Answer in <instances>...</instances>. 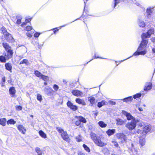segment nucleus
Instances as JSON below:
<instances>
[{
    "label": "nucleus",
    "mask_w": 155,
    "mask_h": 155,
    "mask_svg": "<svg viewBox=\"0 0 155 155\" xmlns=\"http://www.w3.org/2000/svg\"><path fill=\"white\" fill-rule=\"evenodd\" d=\"M94 57L95 58H101V57H98V56H97L96 55V53H95V54H94Z\"/></svg>",
    "instance_id": "nucleus-59"
},
{
    "label": "nucleus",
    "mask_w": 155,
    "mask_h": 155,
    "mask_svg": "<svg viewBox=\"0 0 155 155\" xmlns=\"http://www.w3.org/2000/svg\"><path fill=\"white\" fill-rule=\"evenodd\" d=\"M43 91L48 95H50L52 91V89L49 87H47L43 89Z\"/></svg>",
    "instance_id": "nucleus-13"
},
{
    "label": "nucleus",
    "mask_w": 155,
    "mask_h": 155,
    "mask_svg": "<svg viewBox=\"0 0 155 155\" xmlns=\"http://www.w3.org/2000/svg\"><path fill=\"white\" fill-rule=\"evenodd\" d=\"M9 92L10 94L14 95L15 93V91L14 87H11L9 90Z\"/></svg>",
    "instance_id": "nucleus-30"
},
{
    "label": "nucleus",
    "mask_w": 155,
    "mask_h": 155,
    "mask_svg": "<svg viewBox=\"0 0 155 155\" xmlns=\"http://www.w3.org/2000/svg\"><path fill=\"white\" fill-rule=\"evenodd\" d=\"M133 100V97L132 96L129 97L121 99L124 102L127 103L131 102Z\"/></svg>",
    "instance_id": "nucleus-21"
},
{
    "label": "nucleus",
    "mask_w": 155,
    "mask_h": 155,
    "mask_svg": "<svg viewBox=\"0 0 155 155\" xmlns=\"http://www.w3.org/2000/svg\"><path fill=\"white\" fill-rule=\"evenodd\" d=\"M141 96V94L140 93H137L134 96V98L135 99L136 98H139Z\"/></svg>",
    "instance_id": "nucleus-42"
},
{
    "label": "nucleus",
    "mask_w": 155,
    "mask_h": 155,
    "mask_svg": "<svg viewBox=\"0 0 155 155\" xmlns=\"http://www.w3.org/2000/svg\"><path fill=\"white\" fill-rule=\"evenodd\" d=\"M107 102L104 100H103L101 102H99L97 103V106L99 107H101L103 105H106Z\"/></svg>",
    "instance_id": "nucleus-25"
},
{
    "label": "nucleus",
    "mask_w": 155,
    "mask_h": 155,
    "mask_svg": "<svg viewBox=\"0 0 155 155\" xmlns=\"http://www.w3.org/2000/svg\"><path fill=\"white\" fill-rule=\"evenodd\" d=\"M139 26L142 27H144L145 26V23L143 21H140L138 23Z\"/></svg>",
    "instance_id": "nucleus-35"
},
{
    "label": "nucleus",
    "mask_w": 155,
    "mask_h": 155,
    "mask_svg": "<svg viewBox=\"0 0 155 155\" xmlns=\"http://www.w3.org/2000/svg\"><path fill=\"white\" fill-rule=\"evenodd\" d=\"M77 141L78 142H80L82 140L83 138L80 135H78L76 137Z\"/></svg>",
    "instance_id": "nucleus-36"
},
{
    "label": "nucleus",
    "mask_w": 155,
    "mask_h": 155,
    "mask_svg": "<svg viewBox=\"0 0 155 155\" xmlns=\"http://www.w3.org/2000/svg\"><path fill=\"white\" fill-rule=\"evenodd\" d=\"M112 143L113 144L114 146H115L116 147H117L118 146V144L115 141H112Z\"/></svg>",
    "instance_id": "nucleus-48"
},
{
    "label": "nucleus",
    "mask_w": 155,
    "mask_h": 155,
    "mask_svg": "<svg viewBox=\"0 0 155 155\" xmlns=\"http://www.w3.org/2000/svg\"><path fill=\"white\" fill-rule=\"evenodd\" d=\"M39 134L40 136L42 138H45L47 137L46 134L42 131L40 130L39 131Z\"/></svg>",
    "instance_id": "nucleus-29"
},
{
    "label": "nucleus",
    "mask_w": 155,
    "mask_h": 155,
    "mask_svg": "<svg viewBox=\"0 0 155 155\" xmlns=\"http://www.w3.org/2000/svg\"><path fill=\"white\" fill-rule=\"evenodd\" d=\"M57 129L58 132L61 134L63 140L67 141L69 140L68 135L66 131H64L63 129L60 127H57Z\"/></svg>",
    "instance_id": "nucleus-2"
},
{
    "label": "nucleus",
    "mask_w": 155,
    "mask_h": 155,
    "mask_svg": "<svg viewBox=\"0 0 155 155\" xmlns=\"http://www.w3.org/2000/svg\"><path fill=\"white\" fill-rule=\"evenodd\" d=\"M116 136L117 138L121 140L122 143H123L127 139L126 135L123 133H117L116 134Z\"/></svg>",
    "instance_id": "nucleus-4"
},
{
    "label": "nucleus",
    "mask_w": 155,
    "mask_h": 155,
    "mask_svg": "<svg viewBox=\"0 0 155 155\" xmlns=\"http://www.w3.org/2000/svg\"><path fill=\"white\" fill-rule=\"evenodd\" d=\"M114 6H112V7L114 8L117 4L120 2L121 0H114Z\"/></svg>",
    "instance_id": "nucleus-39"
},
{
    "label": "nucleus",
    "mask_w": 155,
    "mask_h": 155,
    "mask_svg": "<svg viewBox=\"0 0 155 155\" xmlns=\"http://www.w3.org/2000/svg\"><path fill=\"white\" fill-rule=\"evenodd\" d=\"M108 102L109 103L112 105H115L116 104L115 102L111 100L109 101Z\"/></svg>",
    "instance_id": "nucleus-52"
},
{
    "label": "nucleus",
    "mask_w": 155,
    "mask_h": 155,
    "mask_svg": "<svg viewBox=\"0 0 155 155\" xmlns=\"http://www.w3.org/2000/svg\"><path fill=\"white\" fill-rule=\"evenodd\" d=\"M35 151L38 153V155H42V152L39 147H36L35 148Z\"/></svg>",
    "instance_id": "nucleus-34"
},
{
    "label": "nucleus",
    "mask_w": 155,
    "mask_h": 155,
    "mask_svg": "<svg viewBox=\"0 0 155 155\" xmlns=\"http://www.w3.org/2000/svg\"><path fill=\"white\" fill-rule=\"evenodd\" d=\"M142 132L143 130L140 129H138L137 131V133L138 134H142Z\"/></svg>",
    "instance_id": "nucleus-51"
},
{
    "label": "nucleus",
    "mask_w": 155,
    "mask_h": 155,
    "mask_svg": "<svg viewBox=\"0 0 155 155\" xmlns=\"http://www.w3.org/2000/svg\"><path fill=\"white\" fill-rule=\"evenodd\" d=\"M8 60V59L6 56H5V55L0 56V61L2 62L5 63L6 60Z\"/></svg>",
    "instance_id": "nucleus-18"
},
{
    "label": "nucleus",
    "mask_w": 155,
    "mask_h": 155,
    "mask_svg": "<svg viewBox=\"0 0 155 155\" xmlns=\"http://www.w3.org/2000/svg\"><path fill=\"white\" fill-rule=\"evenodd\" d=\"M26 23H27V22H26V21H25V22H23V23L22 24H21V26L22 27H24V25H26Z\"/></svg>",
    "instance_id": "nucleus-62"
},
{
    "label": "nucleus",
    "mask_w": 155,
    "mask_h": 155,
    "mask_svg": "<svg viewBox=\"0 0 155 155\" xmlns=\"http://www.w3.org/2000/svg\"><path fill=\"white\" fill-rule=\"evenodd\" d=\"M2 45L6 51L11 49V47L7 43H2Z\"/></svg>",
    "instance_id": "nucleus-20"
},
{
    "label": "nucleus",
    "mask_w": 155,
    "mask_h": 155,
    "mask_svg": "<svg viewBox=\"0 0 155 155\" xmlns=\"http://www.w3.org/2000/svg\"><path fill=\"white\" fill-rule=\"evenodd\" d=\"M53 88L55 91H57L59 89V86L56 84H54L53 85Z\"/></svg>",
    "instance_id": "nucleus-43"
},
{
    "label": "nucleus",
    "mask_w": 155,
    "mask_h": 155,
    "mask_svg": "<svg viewBox=\"0 0 155 155\" xmlns=\"http://www.w3.org/2000/svg\"><path fill=\"white\" fill-rule=\"evenodd\" d=\"M76 102L80 104H82L83 105H84L86 104L84 101V100L79 98H77L75 99Z\"/></svg>",
    "instance_id": "nucleus-16"
},
{
    "label": "nucleus",
    "mask_w": 155,
    "mask_h": 155,
    "mask_svg": "<svg viewBox=\"0 0 155 155\" xmlns=\"http://www.w3.org/2000/svg\"><path fill=\"white\" fill-rule=\"evenodd\" d=\"M72 93L73 95L77 97H83L84 96L83 93L78 90H73Z\"/></svg>",
    "instance_id": "nucleus-7"
},
{
    "label": "nucleus",
    "mask_w": 155,
    "mask_h": 155,
    "mask_svg": "<svg viewBox=\"0 0 155 155\" xmlns=\"http://www.w3.org/2000/svg\"><path fill=\"white\" fill-rule=\"evenodd\" d=\"M116 130L115 129H109L106 132L107 134L109 136L115 133Z\"/></svg>",
    "instance_id": "nucleus-17"
},
{
    "label": "nucleus",
    "mask_w": 155,
    "mask_h": 155,
    "mask_svg": "<svg viewBox=\"0 0 155 155\" xmlns=\"http://www.w3.org/2000/svg\"><path fill=\"white\" fill-rule=\"evenodd\" d=\"M88 100L90 101L91 106H92L95 102L94 98L92 96L88 97Z\"/></svg>",
    "instance_id": "nucleus-24"
},
{
    "label": "nucleus",
    "mask_w": 155,
    "mask_h": 155,
    "mask_svg": "<svg viewBox=\"0 0 155 155\" xmlns=\"http://www.w3.org/2000/svg\"><path fill=\"white\" fill-rule=\"evenodd\" d=\"M99 126L102 128H104L106 127L107 124L105 123L103 121H100L98 122Z\"/></svg>",
    "instance_id": "nucleus-28"
},
{
    "label": "nucleus",
    "mask_w": 155,
    "mask_h": 155,
    "mask_svg": "<svg viewBox=\"0 0 155 155\" xmlns=\"http://www.w3.org/2000/svg\"><path fill=\"white\" fill-rule=\"evenodd\" d=\"M26 35L29 38H31L32 36V35H31V34L30 33H26Z\"/></svg>",
    "instance_id": "nucleus-55"
},
{
    "label": "nucleus",
    "mask_w": 155,
    "mask_h": 155,
    "mask_svg": "<svg viewBox=\"0 0 155 155\" xmlns=\"http://www.w3.org/2000/svg\"><path fill=\"white\" fill-rule=\"evenodd\" d=\"M139 142L141 146L144 145L145 143V140L143 138H140L139 139Z\"/></svg>",
    "instance_id": "nucleus-27"
},
{
    "label": "nucleus",
    "mask_w": 155,
    "mask_h": 155,
    "mask_svg": "<svg viewBox=\"0 0 155 155\" xmlns=\"http://www.w3.org/2000/svg\"><path fill=\"white\" fill-rule=\"evenodd\" d=\"M117 124V125H121L124 123V121L121 119L118 118L116 119Z\"/></svg>",
    "instance_id": "nucleus-23"
},
{
    "label": "nucleus",
    "mask_w": 155,
    "mask_h": 155,
    "mask_svg": "<svg viewBox=\"0 0 155 155\" xmlns=\"http://www.w3.org/2000/svg\"><path fill=\"white\" fill-rule=\"evenodd\" d=\"M137 122L136 121H132L131 122H128L126 124L125 127L129 130H132L134 129L136 126Z\"/></svg>",
    "instance_id": "nucleus-3"
},
{
    "label": "nucleus",
    "mask_w": 155,
    "mask_h": 155,
    "mask_svg": "<svg viewBox=\"0 0 155 155\" xmlns=\"http://www.w3.org/2000/svg\"><path fill=\"white\" fill-rule=\"evenodd\" d=\"M95 144L98 146L100 147L104 146L107 145V143H104L101 140V139L100 137L97 139L94 142Z\"/></svg>",
    "instance_id": "nucleus-8"
},
{
    "label": "nucleus",
    "mask_w": 155,
    "mask_h": 155,
    "mask_svg": "<svg viewBox=\"0 0 155 155\" xmlns=\"http://www.w3.org/2000/svg\"><path fill=\"white\" fill-rule=\"evenodd\" d=\"M17 128L18 130L21 132L22 134H25L26 130L25 128L22 125H19L17 127Z\"/></svg>",
    "instance_id": "nucleus-14"
},
{
    "label": "nucleus",
    "mask_w": 155,
    "mask_h": 155,
    "mask_svg": "<svg viewBox=\"0 0 155 155\" xmlns=\"http://www.w3.org/2000/svg\"><path fill=\"white\" fill-rule=\"evenodd\" d=\"M37 99L38 100L40 101H41L42 100V96L40 94H37Z\"/></svg>",
    "instance_id": "nucleus-44"
},
{
    "label": "nucleus",
    "mask_w": 155,
    "mask_h": 155,
    "mask_svg": "<svg viewBox=\"0 0 155 155\" xmlns=\"http://www.w3.org/2000/svg\"><path fill=\"white\" fill-rule=\"evenodd\" d=\"M32 29V28L31 26H28L25 28V30L27 31H30Z\"/></svg>",
    "instance_id": "nucleus-45"
},
{
    "label": "nucleus",
    "mask_w": 155,
    "mask_h": 155,
    "mask_svg": "<svg viewBox=\"0 0 155 155\" xmlns=\"http://www.w3.org/2000/svg\"><path fill=\"white\" fill-rule=\"evenodd\" d=\"M138 109L140 111H142L143 110V108L141 107H138Z\"/></svg>",
    "instance_id": "nucleus-60"
},
{
    "label": "nucleus",
    "mask_w": 155,
    "mask_h": 155,
    "mask_svg": "<svg viewBox=\"0 0 155 155\" xmlns=\"http://www.w3.org/2000/svg\"><path fill=\"white\" fill-rule=\"evenodd\" d=\"M5 77H4L2 78V82L5 83Z\"/></svg>",
    "instance_id": "nucleus-57"
},
{
    "label": "nucleus",
    "mask_w": 155,
    "mask_h": 155,
    "mask_svg": "<svg viewBox=\"0 0 155 155\" xmlns=\"http://www.w3.org/2000/svg\"><path fill=\"white\" fill-rule=\"evenodd\" d=\"M79 155H85V153H79Z\"/></svg>",
    "instance_id": "nucleus-64"
},
{
    "label": "nucleus",
    "mask_w": 155,
    "mask_h": 155,
    "mask_svg": "<svg viewBox=\"0 0 155 155\" xmlns=\"http://www.w3.org/2000/svg\"><path fill=\"white\" fill-rule=\"evenodd\" d=\"M3 34L5 35L6 36H8L10 38H12V37L11 35L8 33L7 31H6V32H5V33H4Z\"/></svg>",
    "instance_id": "nucleus-41"
},
{
    "label": "nucleus",
    "mask_w": 155,
    "mask_h": 155,
    "mask_svg": "<svg viewBox=\"0 0 155 155\" xmlns=\"http://www.w3.org/2000/svg\"><path fill=\"white\" fill-rule=\"evenodd\" d=\"M151 127L149 125H146L143 128V130L142 134L145 135L150 130Z\"/></svg>",
    "instance_id": "nucleus-11"
},
{
    "label": "nucleus",
    "mask_w": 155,
    "mask_h": 155,
    "mask_svg": "<svg viewBox=\"0 0 155 155\" xmlns=\"http://www.w3.org/2000/svg\"><path fill=\"white\" fill-rule=\"evenodd\" d=\"M21 22V20L20 19H18L17 21V23L18 24H20Z\"/></svg>",
    "instance_id": "nucleus-56"
},
{
    "label": "nucleus",
    "mask_w": 155,
    "mask_h": 155,
    "mask_svg": "<svg viewBox=\"0 0 155 155\" xmlns=\"http://www.w3.org/2000/svg\"><path fill=\"white\" fill-rule=\"evenodd\" d=\"M31 21V18H28V19H26V22H29Z\"/></svg>",
    "instance_id": "nucleus-61"
},
{
    "label": "nucleus",
    "mask_w": 155,
    "mask_h": 155,
    "mask_svg": "<svg viewBox=\"0 0 155 155\" xmlns=\"http://www.w3.org/2000/svg\"><path fill=\"white\" fill-rule=\"evenodd\" d=\"M41 34L38 32H36L35 33L34 35V36L35 37L38 38L39 37Z\"/></svg>",
    "instance_id": "nucleus-49"
},
{
    "label": "nucleus",
    "mask_w": 155,
    "mask_h": 155,
    "mask_svg": "<svg viewBox=\"0 0 155 155\" xmlns=\"http://www.w3.org/2000/svg\"><path fill=\"white\" fill-rule=\"evenodd\" d=\"M154 33V29H150L148 31L147 33L143 34L141 35L142 40H145L146 38L150 37L151 34Z\"/></svg>",
    "instance_id": "nucleus-5"
},
{
    "label": "nucleus",
    "mask_w": 155,
    "mask_h": 155,
    "mask_svg": "<svg viewBox=\"0 0 155 155\" xmlns=\"http://www.w3.org/2000/svg\"><path fill=\"white\" fill-rule=\"evenodd\" d=\"M75 117L77 119L80 120V121L84 123H86V120L83 117L81 116H76Z\"/></svg>",
    "instance_id": "nucleus-26"
},
{
    "label": "nucleus",
    "mask_w": 155,
    "mask_h": 155,
    "mask_svg": "<svg viewBox=\"0 0 155 155\" xmlns=\"http://www.w3.org/2000/svg\"><path fill=\"white\" fill-rule=\"evenodd\" d=\"M83 147L85 150L88 152H89L90 151V150L89 148L88 147L87 145L85 144L83 145Z\"/></svg>",
    "instance_id": "nucleus-37"
},
{
    "label": "nucleus",
    "mask_w": 155,
    "mask_h": 155,
    "mask_svg": "<svg viewBox=\"0 0 155 155\" xmlns=\"http://www.w3.org/2000/svg\"><path fill=\"white\" fill-rule=\"evenodd\" d=\"M2 30L3 33L6 32L7 31L5 29V28L4 27H2Z\"/></svg>",
    "instance_id": "nucleus-54"
},
{
    "label": "nucleus",
    "mask_w": 155,
    "mask_h": 155,
    "mask_svg": "<svg viewBox=\"0 0 155 155\" xmlns=\"http://www.w3.org/2000/svg\"><path fill=\"white\" fill-rule=\"evenodd\" d=\"M81 123V121L79 120L76 121L75 122V124L76 125L78 126Z\"/></svg>",
    "instance_id": "nucleus-53"
},
{
    "label": "nucleus",
    "mask_w": 155,
    "mask_h": 155,
    "mask_svg": "<svg viewBox=\"0 0 155 155\" xmlns=\"http://www.w3.org/2000/svg\"><path fill=\"white\" fill-rule=\"evenodd\" d=\"M35 74L37 77L41 78L42 76V74L38 71H36L35 72Z\"/></svg>",
    "instance_id": "nucleus-32"
},
{
    "label": "nucleus",
    "mask_w": 155,
    "mask_h": 155,
    "mask_svg": "<svg viewBox=\"0 0 155 155\" xmlns=\"http://www.w3.org/2000/svg\"><path fill=\"white\" fill-rule=\"evenodd\" d=\"M16 123V121H14L13 119H11L8 120L7 121V124H14Z\"/></svg>",
    "instance_id": "nucleus-33"
},
{
    "label": "nucleus",
    "mask_w": 155,
    "mask_h": 155,
    "mask_svg": "<svg viewBox=\"0 0 155 155\" xmlns=\"http://www.w3.org/2000/svg\"><path fill=\"white\" fill-rule=\"evenodd\" d=\"M151 40L152 42H154L155 41V38H152L151 39Z\"/></svg>",
    "instance_id": "nucleus-63"
},
{
    "label": "nucleus",
    "mask_w": 155,
    "mask_h": 155,
    "mask_svg": "<svg viewBox=\"0 0 155 155\" xmlns=\"http://www.w3.org/2000/svg\"><path fill=\"white\" fill-rule=\"evenodd\" d=\"M5 69L6 70L9 71L11 72H12V67L11 63H5Z\"/></svg>",
    "instance_id": "nucleus-15"
},
{
    "label": "nucleus",
    "mask_w": 155,
    "mask_h": 155,
    "mask_svg": "<svg viewBox=\"0 0 155 155\" xmlns=\"http://www.w3.org/2000/svg\"><path fill=\"white\" fill-rule=\"evenodd\" d=\"M152 85L151 83L148 82L145 84L144 87V90L145 91H148L152 88Z\"/></svg>",
    "instance_id": "nucleus-12"
},
{
    "label": "nucleus",
    "mask_w": 155,
    "mask_h": 155,
    "mask_svg": "<svg viewBox=\"0 0 155 155\" xmlns=\"http://www.w3.org/2000/svg\"><path fill=\"white\" fill-rule=\"evenodd\" d=\"M41 78L45 81H47L49 79V78L47 76L43 75Z\"/></svg>",
    "instance_id": "nucleus-38"
},
{
    "label": "nucleus",
    "mask_w": 155,
    "mask_h": 155,
    "mask_svg": "<svg viewBox=\"0 0 155 155\" xmlns=\"http://www.w3.org/2000/svg\"><path fill=\"white\" fill-rule=\"evenodd\" d=\"M140 55V52L139 51H138L135 52L133 54V55L137 56Z\"/></svg>",
    "instance_id": "nucleus-46"
},
{
    "label": "nucleus",
    "mask_w": 155,
    "mask_h": 155,
    "mask_svg": "<svg viewBox=\"0 0 155 155\" xmlns=\"http://www.w3.org/2000/svg\"><path fill=\"white\" fill-rule=\"evenodd\" d=\"M91 139L94 141V142H95L97 139L99 137H98L96 134L93 133H91Z\"/></svg>",
    "instance_id": "nucleus-19"
},
{
    "label": "nucleus",
    "mask_w": 155,
    "mask_h": 155,
    "mask_svg": "<svg viewBox=\"0 0 155 155\" xmlns=\"http://www.w3.org/2000/svg\"><path fill=\"white\" fill-rule=\"evenodd\" d=\"M13 54V52L12 49L8 50L6 51V52L5 53V56L9 59L12 57Z\"/></svg>",
    "instance_id": "nucleus-10"
},
{
    "label": "nucleus",
    "mask_w": 155,
    "mask_h": 155,
    "mask_svg": "<svg viewBox=\"0 0 155 155\" xmlns=\"http://www.w3.org/2000/svg\"><path fill=\"white\" fill-rule=\"evenodd\" d=\"M15 107L16 109L18 110H21L22 108V107L21 106H16Z\"/></svg>",
    "instance_id": "nucleus-47"
},
{
    "label": "nucleus",
    "mask_w": 155,
    "mask_h": 155,
    "mask_svg": "<svg viewBox=\"0 0 155 155\" xmlns=\"http://www.w3.org/2000/svg\"><path fill=\"white\" fill-rule=\"evenodd\" d=\"M147 15H148V16L151 15V14L152 12V11L151 10L150 8H147ZM147 17H149V16H148Z\"/></svg>",
    "instance_id": "nucleus-40"
},
{
    "label": "nucleus",
    "mask_w": 155,
    "mask_h": 155,
    "mask_svg": "<svg viewBox=\"0 0 155 155\" xmlns=\"http://www.w3.org/2000/svg\"><path fill=\"white\" fill-rule=\"evenodd\" d=\"M55 30L54 31V34H55L56 32L57 31H58L59 29L58 28H56L54 29Z\"/></svg>",
    "instance_id": "nucleus-58"
},
{
    "label": "nucleus",
    "mask_w": 155,
    "mask_h": 155,
    "mask_svg": "<svg viewBox=\"0 0 155 155\" xmlns=\"http://www.w3.org/2000/svg\"><path fill=\"white\" fill-rule=\"evenodd\" d=\"M67 104L68 107L73 110H76L78 109V107L75 105H74L70 101H68Z\"/></svg>",
    "instance_id": "nucleus-9"
},
{
    "label": "nucleus",
    "mask_w": 155,
    "mask_h": 155,
    "mask_svg": "<svg viewBox=\"0 0 155 155\" xmlns=\"http://www.w3.org/2000/svg\"><path fill=\"white\" fill-rule=\"evenodd\" d=\"M133 4L136 5L137 6H139L141 5L138 2H136L135 0L133 1Z\"/></svg>",
    "instance_id": "nucleus-50"
},
{
    "label": "nucleus",
    "mask_w": 155,
    "mask_h": 155,
    "mask_svg": "<svg viewBox=\"0 0 155 155\" xmlns=\"http://www.w3.org/2000/svg\"><path fill=\"white\" fill-rule=\"evenodd\" d=\"M6 120L5 118H2L0 119V125L4 126L6 125Z\"/></svg>",
    "instance_id": "nucleus-22"
},
{
    "label": "nucleus",
    "mask_w": 155,
    "mask_h": 155,
    "mask_svg": "<svg viewBox=\"0 0 155 155\" xmlns=\"http://www.w3.org/2000/svg\"><path fill=\"white\" fill-rule=\"evenodd\" d=\"M147 39L142 40V41L137 49V51H140V55H144L147 53Z\"/></svg>",
    "instance_id": "nucleus-1"
},
{
    "label": "nucleus",
    "mask_w": 155,
    "mask_h": 155,
    "mask_svg": "<svg viewBox=\"0 0 155 155\" xmlns=\"http://www.w3.org/2000/svg\"><path fill=\"white\" fill-rule=\"evenodd\" d=\"M122 113L123 114L126 116L127 120H132V121L134 120V121H136L135 118L130 113H128L124 110L122 111Z\"/></svg>",
    "instance_id": "nucleus-6"
},
{
    "label": "nucleus",
    "mask_w": 155,
    "mask_h": 155,
    "mask_svg": "<svg viewBox=\"0 0 155 155\" xmlns=\"http://www.w3.org/2000/svg\"><path fill=\"white\" fill-rule=\"evenodd\" d=\"M25 64V65H28L29 64L28 61L26 59H24L20 63V64Z\"/></svg>",
    "instance_id": "nucleus-31"
}]
</instances>
